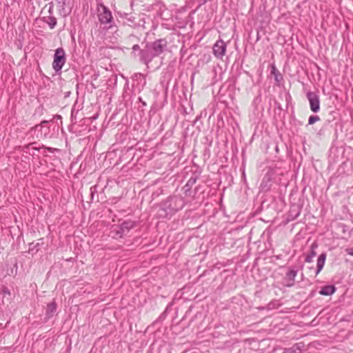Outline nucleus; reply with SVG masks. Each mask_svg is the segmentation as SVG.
Segmentation results:
<instances>
[{"label": "nucleus", "mask_w": 353, "mask_h": 353, "mask_svg": "<svg viewBox=\"0 0 353 353\" xmlns=\"http://www.w3.org/2000/svg\"><path fill=\"white\" fill-rule=\"evenodd\" d=\"M97 15L101 23L107 24L112 21V15L111 11L102 3H99L97 6Z\"/></svg>", "instance_id": "obj_1"}, {"label": "nucleus", "mask_w": 353, "mask_h": 353, "mask_svg": "<svg viewBox=\"0 0 353 353\" xmlns=\"http://www.w3.org/2000/svg\"><path fill=\"white\" fill-rule=\"evenodd\" d=\"M65 63V54L63 48H57L54 55L52 63L53 69L55 71H59Z\"/></svg>", "instance_id": "obj_2"}, {"label": "nucleus", "mask_w": 353, "mask_h": 353, "mask_svg": "<svg viewBox=\"0 0 353 353\" xmlns=\"http://www.w3.org/2000/svg\"><path fill=\"white\" fill-rule=\"evenodd\" d=\"M307 97L310 102L311 110L313 112H318L320 110V100L319 96L314 92H308Z\"/></svg>", "instance_id": "obj_3"}, {"label": "nucleus", "mask_w": 353, "mask_h": 353, "mask_svg": "<svg viewBox=\"0 0 353 353\" xmlns=\"http://www.w3.org/2000/svg\"><path fill=\"white\" fill-rule=\"evenodd\" d=\"M226 44L222 41H217L213 47V52L215 57L222 58L225 53Z\"/></svg>", "instance_id": "obj_4"}, {"label": "nucleus", "mask_w": 353, "mask_h": 353, "mask_svg": "<svg viewBox=\"0 0 353 353\" xmlns=\"http://www.w3.org/2000/svg\"><path fill=\"white\" fill-rule=\"evenodd\" d=\"M166 47V41L163 39H159L153 43L152 49L154 55L157 56L162 53Z\"/></svg>", "instance_id": "obj_5"}, {"label": "nucleus", "mask_w": 353, "mask_h": 353, "mask_svg": "<svg viewBox=\"0 0 353 353\" xmlns=\"http://www.w3.org/2000/svg\"><path fill=\"white\" fill-rule=\"evenodd\" d=\"M326 259V254L325 253H322L318 258L317 260V269L316 271V275H317L323 269Z\"/></svg>", "instance_id": "obj_6"}, {"label": "nucleus", "mask_w": 353, "mask_h": 353, "mask_svg": "<svg viewBox=\"0 0 353 353\" xmlns=\"http://www.w3.org/2000/svg\"><path fill=\"white\" fill-rule=\"evenodd\" d=\"M335 290H336V288L334 286L326 285L321 288L319 293L321 295L329 296V295H332V294H334L335 292Z\"/></svg>", "instance_id": "obj_7"}, {"label": "nucleus", "mask_w": 353, "mask_h": 353, "mask_svg": "<svg viewBox=\"0 0 353 353\" xmlns=\"http://www.w3.org/2000/svg\"><path fill=\"white\" fill-rule=\"evenodd\" d=\"M317 248V244L314 243L311 245V252L310 254H308L305 257V262L310 263L312 261L313 258L316 256V253L315 252V250Z\"/></svg>", "instance_id": "obj_8"}, {"label": "nucleus", "mask_w": 353, "mask_h": 353, "mask_svg": "<svg viewBox=\"0 0 353 353\" xmlns=\"http://www.w3.org/2000/svg\"><path fill=\"white\" fill-rule=\"evenodd\" d=\"M56 309H57V306H56V304L54 302L49 303L48 305L47 310H46L47 314L48 316L52 315L55 312Z\"/></svg>", "instance_id": "obj_9"}, {"label": "nucleus", "mask_w": 353, "mask_h": 353, "mask_svg": "<svg viewBox=\"0 0 353 353\" xmlns=\"http://www.w3.org/2000/svg\"><path fill=\"white\" fill-rule=\"evenodd\" d=\"M47 23L51 29L54 28L57 24V20L54 17H49Z\"/></svg>", "instance_id": "obj_10"}, {"label": "nucleus", "mask_w": 353, "mask_h": 353, "mask_svg": "<svg viewBox=\"0 0 353 353\" xmlns=\"http://www.w3.org/2000/svg\"><path fill=\"white\" fill-rule=\"evenodd\" d=\"M297 351H299V348L296 346H294L291 348L285 350L283 353H299Z\"/></svg>", "instance_id": "obj_11"}, {"label": "nucleus", "mask_w": 353, "mask_h": 353, "mask_svg": "<svg viewBox=\"0 0 353 353\" xmlns=\"http://www.w3.org/2000/svg\"><path fill=\"white\" fill-rule=\"evenodd\" d=\"M319 120L320 117L319 116H310L308 120V123L312 125Z\"/></svg>", "instance_id": "obj_12"}, {"label": "nucleus", "mask_w": 353, "mask_h": 353, "mask_svg": "<svg viewBox=\"0 0 353 353\" xmlns=\"http://www.w3.org/2000/svg\"><path fill=\"white\" fill-rule=\"evenodd\" d=\"M287 276L288 277H289L290 279L292 280H294V278L296 277V272L294 271V270H290V272H288V273L287 274Z\"/></svg>", "instance_id": "obj_13"}, {"label": "nucleus", "mask_w": 353, "mask_h": 353, "mask_svg": "<svg viewBox=\"0 0 353 353\" xmlns=\"http://www.w3.org/2000/svg\"><path fill=\"white\" fill-rule=\"evenodd\" d=\"M272 73L273 74H274L275 80H276V81H278V82H279L280 80H279V77H278L277 74H276V68H275V67H274V66H272Z\"/></svg>", "instance_id": "obj_14"}, {"label": "nucleus", "mask_w": 353, "mask_h": 353, "mask_svg": "<svg viewBox=\"0 0 353 353\" xmlns=\"http://www.w3.org/2000/svg\"><path fill=\"white\" fill-rule=\"evenodd\" d=\"M345 252H347V254L353 256V248H347L345 250Z\"/></svg>", "instance_id": "obj_15"}, {"label": "nucleus", "mask_w": 353, "mask_h": 353, "mask_svg": "<svg viewBox=\"0 0 353 353\" xmlns=\"http://www.w3.org/2000/svg\"><path fill=\"white\" fill-rule=\"evenodd\" d=\"M139 46H138V45H134V46H133V50H137V49H139Z\"/></svg>", "instance_id": "obj_16"}]
</instances>
